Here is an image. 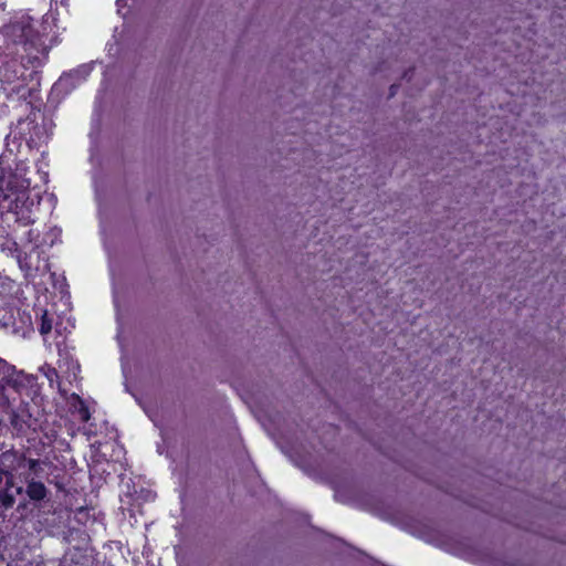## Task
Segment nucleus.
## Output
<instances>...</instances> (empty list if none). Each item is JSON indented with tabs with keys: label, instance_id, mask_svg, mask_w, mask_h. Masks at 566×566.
Listing matches in <instances>:
<instances>
[{
	"label": "nucleus",
	"instance_id": "1a4fd4ad",
	"mask_svg": "<svg viewBox=\"0 0 566 566\" xmlns=\"http://www.w3.org/2000/svg\"><path fill=\"white\" fill-rule=\"evenodd\" d=\"M23 460L25 461V465L27 468L34 474V475H39L40 473V470H41V461L39 459H25L23 458Z\"/></svg>",
	"mask_w": 566,
	"mask_h": 566
},
{
	"label": "nucleus",
	"instance_id": "20e7f679",
	"mask_svg": "<svg viewBox=\"0 0 566 566\" xmlns=\"http://www.w3.org/2000/svg\"><path fill=\"white\" fill-rule=\"evenodd\" d=\"M41 32L34 30L33 19L22 17L9 27V34L17 43H33Z\"/></svg>",
	"mask_w": 566,
	"mask_h": 566
},
{
	"label": "nucleus",
	"instance_id": "7ed1b4c3",
	"mask_svg": "<svg viewBox=\"0 0 566 566\" xmlns=\"http://www.w3.org/2000/svg\"><path fill=\"white\" fill-rule=\"evenodd\" d=\"M23 374L15 369V366L9 364L0 357V407L8 403L7 388L11 387L19 390L23 386Z\"/></svg>",
	"mask_w": 566,
	"mask_h": 566
},
{
	"label": "nucleus",
	"instance_id": "423d86ee",
	"mask_svg": "<svg viewBox=\"0 0 566 566\" xmlns=\"http://www.w3.org/2000/svg\"><path fill=\"white\" fill-rule=\"evenodd\" d=\"M87 562L88 558L85 551L74 547L64 554L60 566H87Z\"/></svg>",
	"mask_w": 566,
	"mask_h": 566
},
{
	"label": "nucleus",
	"instance_id": "9d476101",
	"mask_svg": "<svg viewBox=\"0 0 566 566\" xmlns=\"http://www.w3.org/2000/svg\"><path fill=\"white\" fill-rule=\"evenodd\" d=\"M78 412H80L81 419L83 421L90 420L91 413H90L88 407L86 405H84L83 401H81V407L78 409Z\"/></svg>",
	"mask_w": 566,
	"mask_h": 566
},
{
	"label": "nucleus",
	"instance_id": "6e6552de",
	"mask_svg": "<svg viewBox=\"0 0 566 566\" xmlns=\"http://www.w3.org/2000/svg\"><path fill=\"white\" fill-rule=\"evenodd\" d=\"M40 324H39V332L41 335H48L52 331V323L53 319L49 315L48 310H40Z\"/></svg>",
	"mask_w": 566,
	"mask_h": 566
},
{
	"label": "nucleus",
	"instance_id": "0eeeda50",
	"mask_svg": "<svg viewBox=\"0 0 566 566\" xmlns=\"http://www.w3.org/2000/svg\"><path fill=\"white\" fill-rule=\"evenodd\" d=\"M25 493L31 501L40 502L48 496L49 491L42 482L32 479L27 483Z\"/></svg>",
	"mask_w": 566,
	"mask_h": 566
},
{
	"label": "nucleus",
	"instance_id": "39448f33",
	"mask_svg": "<svg viewBox=\"0 0 566 566\" xmlns=\"http://www.w3.org/2000/svg\"><path fill=\"white\" fill-rule=\"evenodd\" d=\"M10 424L19 436L27 434L31 428V415L25 409L12 410Z\"/></svg>",
	"mask_w": 566,
	"mask_h": 566
},
{
	"label": "nucleus",
	"instance_id": "9b49d317",
	"mask_svg": "<svg viewBox=\"0 0 566 566\" xmlns=\"http://www.w3.org/2000/svg\"><path fill=\"white\" fill-rule=\"evenodd\" d=\"M3 431H4V426H3L2 419L0 418V437L2 436Z\"/></svg>",
	"mask_w": 566,
	"mask_h": 566
},
{
	"label": "nucleus",
	"instance_id": "f03ea898",
	"mask_svg": "<svg viewBox=\"0 0 566 566\" xmlns=\"http://www.w3.org/2000/svg\"><path fill=\"white\" fill-rule=\"evenodd\" d=\"M13 455L12 451L3 450L0 453V499L4 505H12L17 495L23 491L6 461Z\"/></svg>",
	"mask_w": 566,
	"mask_h": 566
},
{
	"label": "nucleus",
	"instance_id": "f257e3e1",
	"mask_svg": "<svg viewBox=\"0 0 566 566\" xmlns=\"http://www.w3.org/2000/svg\"><path fill=\"white\" fill-rule=\"evenodd\" d=\"M30 181L0 167V209L15 216L24 226L34 222V200L29 195Z\"/></svg>",
	"mask_w": 566,
	"mask_h": 566
},
{
	"label": "nucleus",
	"instance_id": "f8f14e48",
	"mask_svg": "<svg viewBox=\"0 0 566 566\" xmlns=\"http://www.w3.org/2000/svg\"><path fill=\"white\" fill-rule=\"evenodd\" d=\"M4 444L3 443H0V451H2Z\"/></svg>",
	"mask_w": 566,
	"mask_h": 566
}]
</instances>
